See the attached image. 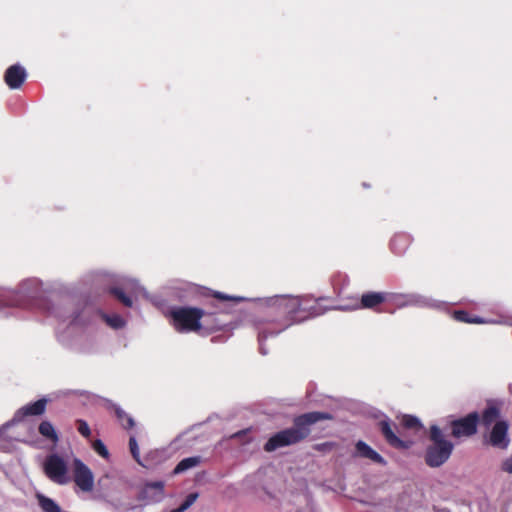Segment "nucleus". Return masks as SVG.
<instances>
[{"mask_svg": "<svg viewBox=\"0 0 512 512\" xmlns=\"http://www.w3.org/2000/svg\"><path fill=\"white\" fill-rule=\"evenodd\" d=\"M323 300L325 298L316 299L310 295H277L270 298L265 316L255 322L261 353L266 354L262 345L268 337L277 336L294 324L323 315L328 310L322 305Z\"/></svg>", "mask_w": 512, "mask_h": 512, "instance_id": "obj_1", "label": "nucleus"}, {"mask_svg": "<svg viewBox=\"0 0 512 512\" xmlns=\"http://www.w3.org/2000/svg\"><path fill=\"white\" fill-rule=\"evenodd\" d=\"M329 419H332L329 413L320 411L298 415L293 419L292 427L275 433L267 440L264 444V450L273 452L282 447L298 444L310 435L311 425Z\"/></svg>", "mask_w": 512, "mask_h": 512, "instance_id": "obj_2", "label": "nucleus"}, {"mask_svg": "<svg viewBox=\"0 0 512 512\" xmlns=\"http://www.w3.org/2000/svg\"><path fill=\"white\" fill-rule=\"evenodd\" d=\"M429 444L424 453L425 464L430 468H438L444 465L451 457L454 444L446 438L443 430L438 425H431L428 432Z\"/></svg>", "mask_w": 512, "mask_h": 512, "instance_id": "obj_3", "label": "nucleus"}, {"mask_svg": "<svg viewBox=\"0 0 512 512\" xmlns=\"http://www.w3.org/2000/svg\"><path fill=\"white\" fill-rule=\"evenodd\" d=\"M171 324L177 332H200L204 310L198 307L176 306L169 311Z\"/></svg>", "mask_w": 512, "mask_h": 512, "instance_id": "obj_4", "label": "nucleus"}, {"mask_svg": "<svg viewBox=\"0 0 512 512\" xmlns=\"http://www.w3.org/2000/svg\"><path fill=\"white\" fill-rule=\"evenodd\" d=\"M479 425V413L470 412L464 417L450 422L451 436L455 439L470 438L477 434Z\"/></svg>", "mask_w": 512, "mask_h": 512, "instance_id": "obj_5", "label": "nucleus"}, {"mask_svg": "<svg viewBox=\"0 0 512 512\" xmlns=\"http://www.w3.org/2000/svg\"><path fill=\"white\" fill-rule=\"evenodd\" d=\"M43 470L45 475L54 483L65 485L69 482L67 464L57 454H51L46 457Z\"/></svg>", "mask_w": 512, "mask_h": 512, "instance_id": "obj_6", "label": "nucleus"}, {"mask_svg": "<svg viewBox=\"0 0 512 512\" xmlns=\"http://www.w3.org/2000/svg\"><path fill=\"white\" fill-rule=\"evenodd\" d=\"M389 294L386 292L368 291L361 295V297L355 300V303L350 307H344L343 309H369L375 312H383L381 306L388 301Z\"/></svg>", "mask_w": 512, "mask_h": 512, "instance_id": "obj_7", "label": "nucleus"}, {"mask_svg": "<svg viewBox=\"0 0 512 512\" xmlns=\"http://www.w3.org/2000/svg\"><path fill=\"white\" fill-rule=\"evenodd\" d=\"M378 428L385 439L386 443L397 450H407L412 447L413 442L411 440L401 439L396 434V425L388 418L380 420L378 422Z\"/></svg>", "mask_w": 512, "mask_h": 512, "instance_id": "obj_8", "label": "nucleus"}, {"mask_svg": "<svg viewBox=\"0 0 512 512\" xmlns=\"http://www.w3.org/2000/svg\"><path fill=\"white\" fill-rule=\"evenodd\" d=\"M73 480L83 492H90L94 487V476L90 468L80 459L73 461Z\"/></svg>", "mask_w": 512, "mask_h": 512, "instance_id": "obj_9", "label": "nucleus"}, {"mask_svg": "<svg viewBox=\"0 0 512 512\" xmlns=\"http://www.w3.org/2000/svg\"><path fill=\"white\" fill-rule=\"evenodd\" d=\"M504 402L499 399H489L486 401V407L479 414V424L488 429L497 421H500Z\"/></svg>", "mask_w": 512, "mask_h": 512, "instance_id": "obj_10", "label": "nucleus"}, {"mask_svg": "<svg viewBox=\"0 0 512 512\" xmlns=\"http://www.w3.org/2000/svg\"><path fill=\"white\" fill-rule=\"evenodd\" d=\"M508 430H509V424L507 421H505V420L497 421L493 425V427L488 435V443L495 448H499L502 450L507 449L510 444Z\"/></svg>", "mask_w": 512, "mask_h": 512, "instance_id": "obj_11", "label": "nucleus"}, {"mask_svg": "<svg viewBox=\"0 0 512 512\" xmlns=\"http://www.w3.org/2000/svg\"><path fill=\"white\" fill-rule=\"evenodd\" d=\"M164 486L165 484L163 481L146 483L141 491V499L146 501L148 504L161 502L165 497Z\"/></svg>", "mask_w": 512, "mask_h": 512, "instance_id": "obj_12", "label": "nucleus"}, {"mask_svg": "<svg viewBox=\"0 0 512 512\" xmlns=\"http://www.w3.org/2000/svg\"><path fill=\"white\" fill-rule=\"evenodd\" d=\"M27 77L26 70L19 64L11 65L4 74V81L10 89H19Z\"/></svg>", "mask_w": 512, "mask_h": 512, "instance_id": "obj_13", "label": "nucleus"}, {"mask_svg": "<svg viewBox=\"0 0 512 512\" xmlns=\"http://www.w3.org/2000/svg\"><path fill=\"white\" fill-rule=\"evenodd\" d=\"M47 400L45 398L39 399L33 403H29L21 407L15 414V418L18 420L23 419L27 416H40L44 414L46 410Z\"/></svg>", "mask_w": 512, "mask_h": 512, "instance_id": "obj_14", "label": "nucleus"}, {"mask_svg": "<svg viewBox=\"0 0 512 512\" xmlns=\"http://www.w3.org/2000/svg\"><path fill=\"white\" fill-rule=\"evenodd\" d=\"M200 325V334H211L221 330L224 326L223 322L218 320L215 313L206 312L205 310Z\"/></svg>", "mask_w": 512, "mask_h": 512, "instance_id": "obj_15", "label": "nucleus"}, {"mask_svg": "<svg viewBox=\"0 0 512 512\" xmlns=\"http://www.w3.org/2000/svg\"><path fill=\"white\" fill-rule=\"evenodd\" d=\"M356 451L358 454L363 457L370 459L374 463H377L382 466L387 465V461L374 449H372L368 444H366L364 441H358L355 445Z\"/></svg>", "mask_w": 512, "mask_h": 512, "instance_id": "obj_16", "label": "nucleus"}, {"mask_svg": "<svg viewBox=\"0 0 512 512\" xmlns=\"http://www.w3.org/2000/svg\"><path fill=\"white\" fill-rule=\"evenodd\" d=\"M411 237L406 233H398L390 241V248L396 255L404 254L411 245Z\"/></svg>", "mask_w": 512, "mask_h": 512, "instance_id": "obj_17", "label": "nucleus"}, {"mask_svg": "<svg viewBox=\"0 0 512 512\" xmlns=\"http://www.w3.org/2000/svg\"><path fill=\"white\" fill-rule=\"evenodd\" d=\"M39 434L53 444H57L59 436L50 421L44 420L38 426Z\"/></svg>", "mask_w": 512, "mask_h": 512, "instance_id": "obj_18", "label": "nucleus"}, {"mask_svg": "<svg viewBox=\"0 0 512 512\" xmlns=\"http://www.w3.org/2000/svg\"><path fill=\"white\" fill-rule=\"evenodd\" d=\"M35 497L43 512H61L60 506L53 499L42 493H36Z\"/></svg>", "mask_w": 512, "mask_h": 512, "instance_id": "obj_19", "label": "nucleus"}, {"mask_svg": "<svg viewBox=\"0 0 512 512\" xmlns=\"http://www.w3.org/2000/svg\"><path fill=\"white\" fill-rule=\"evenodd\" d=\"M453 318L458 322L469 323V324H483L485 320L479 316L471 315L465 310H455L453 312Z\"/></svg>", "mask_w": 512, "mask_h": 512, "instance_id": "obj_20", "label": "nucleus"}, {"mask_svg": "<svg viewBox=\"0 0 512 512\" xmlns=\"http://www.w3.org/2000/svg\"><path fill=\"white\" fill-rule=\"evenodd\" d=\"M201 463V457L200 456H193V457H187L182 459L174 468L173 473L174 474H180L188 469L194 468L198 466Z\"/></svg>", "mask_w": 512, "mask_h": 512, "instance_id": "obj_21", "label": "nucleus"}, {"mask_svg": "<svg viewBox=\"0 0 512 512\" xmlns=\"http://www.w3.org/2000/svg\"><path fill=\"white\" fill-rule=\"evenodd\" d=\"M113 409L117 420L124 429L129 430L135 426L134 419L123 409L116 405L113 406Z\"/></svg>", "mask_w": 512, "mask_h": 512, "instance_id": "obj_22", "label": "nucleus"}, {"mask_svg": "<svg viewBox=\"0 0 512 512\" xmlns=\"http://www.w3.org/2000/svg\"><path fill=\"white\" fill-rule=\"evenodd\" d=\"M401 425L405 429L415 430L418 431L422 428V424L420 420L413 415L405 414L401 418Z\"/></svg>", "mask_w": 512, "mask_h": 512, "instance_id": "obj_23", "label": "nucleus"}, {"mask_svg": "<svg viewBox=\"0 0 512 512\" xmlns=\"http://www.w3.org/2000/svg\"><path fill=\"white\" fill-rule=\"evenodd\" d=\"M110 293L120 301L125 307H132V299L126 295L122 288L113 287L110 289Z\"/></svg>", "mask_w": 512, "mask_h": 512, "instance_id": "obj_24", "label": "nucleus"}, {"mask_svg": "<svg viewBox=\"0 0 512 512\" xmlns=\"http://www.w3.org/2000/svg\"><path fill=\"white\" fill-rule=\"evenodd\" d=\"M102 318L107 323V325L110 326L111 328L119 329V328H122L125 326L124 319L118 314H114V315L103 314Z\"/></svg>", "mask_w": 512, "mask_h": 512, "instance_id": "obj_25", "label": "nucleus"}, {"mask_svg": "<svg viewBox=\"0 0 512 512\" xmlns=\"http://www.w3.org/2000/svg\"><path fill=\"white\" fill-rule=\"evenodd\" d=\"M129 449H130V452H131L134 460L138 464L144 466V464L141 462V459H140L139 447H138V443L136 441L135 436H130V438H129Z\"/></svg>", "mask_w": 512, "mask_h": 512, "instance_id": "obj_26", "label": "nucleus"}, {"mask_svg": "<svg viewBox=\"0 0 512 512\" xmlns=\"http://www.w3.org/2000/svg\"><path fill=\"white\" fill-rule=\"evenodd\" d=\"M78 432L85 438L91 436V430L88 423L85 420L78 419L76 421Z\"/></svg>", "mask_w": 512, "mask_h": 512, "instance_id": "obj_27", "label": "nucleus"}, {"mask_svg": "<svg viewBox=\"0 0 512 512\" xmlns=\"http://www.w3.org/2000/svg\"><path fill=\"white\" fill-rule=\"evenodd\" d=\"M92 446L94 451L103 458H107L109 456L108 449L101 440H95Z\"/></svg>", "mask_w": 512, "mask_h": 512, "instance_id": "obj_28", "label": "nucleus"}, {"mask_svg": "<svg viewBox=\"0 0 512 512\" xmlns=\"http://www.w3.org/2000/svg\"><path fill=\"white\" fill-rule=\"evenodd\" d=\"M198 493L194 492V493H190L186 499L183 501V503L180 505V507L186 511L188 508H190L194 503L195 501L197 500L198 498Z\"/></svg>", "mask_w": 512, "mask_h": 512, "instance_id": "obj_29", "label": "nucleus"}, {"mask_svg": "<svg viewBox=\"0 0 512 512\" xmlns=\"http://www.w3.org/2000/svg\"><path fill=\"white\" fill-rule=\"evenodd\" d=\"M501 470L506 473L512 474V455L502 461Z\"/></svg>", "mask_w": 512, "mask_h": 512, "instance_id": "obj_30", "label": "nucleus"}, {"mask_svg": "<svg viewBox=\"0 0 512 512\" xmlns=\"http://www.w3.org/2000/svg\"><path fill=\"white\" fill-rule=\"evenodd\" d=\"M213 297L220 301H238L239 300V298L232 297V296L220 293V292H215L213 294Z\"/></svg>", "mask_w": 512, "mask_h": 512, "instance_id": "obj_31", "label": "nucleus"}, {"mask_svg": "<svg viewBox=\"0 0 512 512\" xmlns=\"http://www.w3.org/2000/svg\"><path fill=\"white\" fill-rule=\"evenodd\" d=\"M248 430H241V431H238L234 434H232L230 436V438L232 439H242L243 438V435H245L247 433Z\"/></svg>", "mask_w": 512, "mask_h": 512, "instance_id": "obj_32", "label": "nucleus"}, {"mask_svg": "<svg viewBox=\"0 0 512 512\" xmlns=\"http://www.w3.org/2000/svg\"><path fill=\"white\" fill-rule=\"evenodd\" d=\"M170 512H184V510L179 506L178 508H175L171 510Z\"/></svg>", "mask_w": 512, "mask_h": 512, "instance_id": "obj_33", "label": "nucleus"}]
</instances>
